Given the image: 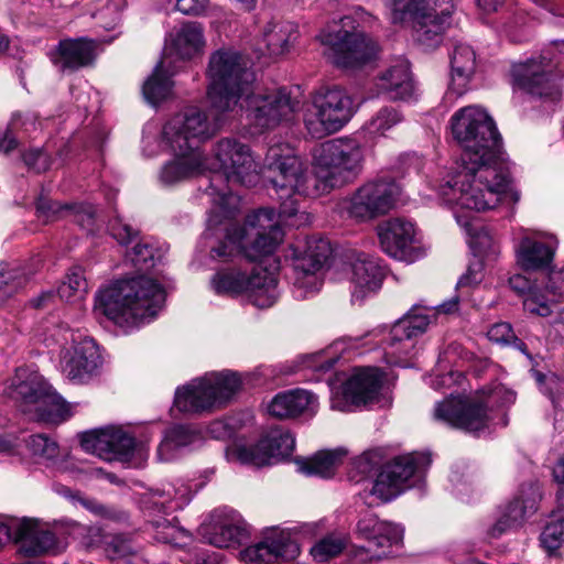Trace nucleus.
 <instances>
[{
  "mask_svg": "<svg viewBox=\"0 0 564 564\" xmlns=\"http://www.w3.org/2000/svg\"><path fill=\"white\" fill-rule=\"evenodd\" d=\"M545 290L550 295L551 303H556L564 296V268L549 274Z\"/></svg>",
  "mask_w": 564,
  "mask_h": 564,
  "instance_id": "obj_62",
  "label": "nucleus"
},
{
  "mask_svg": "<svg viewBox=\"0 0 564 564\" xmlns=\"http://www.w3.org/2000/svg\"><path fill=\"white\" fill-rule=\"evenodd\" d=\"M340 456L337 452H318L311 458L299 460V469L306 476L329 478L334 475Z\"/></svg>",
  "mask_w": 564,
  "mask_h": 564,
  "instance_id": "obj_42",
  "label": "nucleus"
},
{
  "mask_svg": "<svg viewBox=\"0 0 564 564\" xmlns=\"http://www.w3.org/2000/svg\"><path fill=\"white\" fill-rule=\"evenodd\" d=\"M108 449L107 459L127 460L133 453L134 438L121 430H108L107 436Z\"/></svg>",
  "mask_w": 564,
  "mask_h": 564,
  "instance_id": "obj_48",
  "label": "nucleus"
},
{
  "mask_svg": "<svg viewBox=\"0 0 564 564\" xmlns=\"http://www.w3.org/2000/svg\"><path fill=\"white\" fill-rule=\"evenodd\" d=\"M316 399L304 389H293L276 394L269 404V413L278 419H292L312 409Z\"/></svg>",
  "mask_w": 564,
  "mask_h": 564,
  "instance_id": "obj_34",
  "label": "nucleus"
},
{
  "mask_svg": "<svg viewBox=\"0 0 564 564\" xmlns=\"http://www.w3.org/2000/svg\"><path fill=\"white\" fill-rule=\"evenodd\" d=\"M264 169L275 193L310 194V182L316 183L304 167L302 160L288 144L271 145L265 154Z\"/></svg>",
  "mask_w": 564,
  "mask_h": 564,
  "instance_id": "obj_16",
  "label": "nucleus"
},
{
  "mask_svg": "<svg viewBox=\"0 0 564 564\" xmlns=\"http://www.w3.org/2000/svg\"><path fill=\"white\" fill-rule=\"evenodd\" d=\"M87 281L80 268H74L66 275V280L58 286L57 295L66 302L82 300L87 292Z\"/></svg>",
  "mask_w": 564,
  "mask_h": 564,
  "instance_id": "obj_49",
  "label": "nucleus"
},
{
  "mask_svg": "<svg viewBox=\"0 0 564 564\" xmlns=\"http://www.w3.org/2000/svg\"><path fill=\"white\" fill-rule=\"evenodd\" d=\"M167 491H155L147 500H144V509L148 516L151 517L153 513H167L172 509L180 508L183 502L189 500V491L187 488L182 490L173 489Z\"/></svg>",
  "mask_w": 564,
  "mask_h": 564,
  "instance_id": "obj_43",
  "label": "nucleus"
},
{
  "mask_svg": "<svg viewBox=\"0 0 564 564\" xmlns=\"http://www.w3.org/2000/svg\"><path fill=\"white\" fill-rule=\"evenodd\" d=\"M345 547V541L337 536H326L316 543L312 550L311 554L313 557L319 562H326L329 558L340 554Z\"/></svg>",
  "mask_w": 564,
  "mask_h": 564,
  "instance_id": "obj_55",
  "label": "nucleus"
},
{
  "mask_svg": "<svg viewBox=\"0 0 564 564\" xmlns=\"http://www.w3.org/2000/svg\"><path fill=\"white\" fill-rule=\"evenodd\" d=\"M381 384V373L377 368L358 369L343 384L341 393L345 403L334 398L332 400V408L346 411L348 404H366L377 398Z\"/></svg>",
  "mask_w": 564,
  "mask_h": 564,
  "instance_id": "obj_24",
  "label": "nucleus"
},
{
  "mask_svg": "<svg viewBox=\"0 0 564 564\" xmlns=\"http://www.w3.org/2000/svg\"><path fill=\"white\" fill-rule=\"evenodd\" d=\"M35 206L37 218L45 224L68 216L69 210H76L78 214L84 212L88 221L91 219V213L88 208L80 205L61 204L45 196H40Z\"/></svg>",
  "mask_w": 564,
  "mask_h": 564,
  "instance_id": "obj_44",
  "label": "nucleus"
},
{
  "mask_svg": "<svg viewBox=\"0 0 564 564\" xmlns=\"http://www.w3.org/2000/svg\"><path fill=\"white\" fill-rule=\"evenodd\" d=\"M357 530L366 543L360 547L370 560H381L402 542L403 533L398 525L379 520L373 513L365 514L357 523Z\"/></svg>",
  "mask_w": 564,
  "mask_h": 564,
  "instance_id": "obj_21",
  "label": "nucleus"
},
{
  "mask_svg": "<svg viewBox=\"0 0 564 564\" xmlns=\"http://www.w3.org/2000/svg\"><path fill=\"white\" fill-rule=\"evenodd\" d=\"M553 256L552 247L531 238H523L518 248V262L525 271L547 269Z\"/></svg>",
  "mask_w": 564,
  "mask_h": 564,
  "instance_id": "obj_40",
  "label": "nucleus"
},
{
  "mask_svg": "<svg viewBox=\"0 0 564 564\" xmlns=\"http://www.w3.org/2000/svg\"><path fill=\"white\" fill-rule=\"evenodd\" d=\"M542 546L549 552L555 551L564 543V519L547 523L540 536Z\"/></svg>",
  "mask_w": 564,
  "mask_h": 564,
  "instance_id": "obj_56",
  "label": "nucleus"
},
{
  "mask_svg": "<svg viewBox=\"0 0 564 564\" xmlns=\"http://www.w3.org/2000/svg\"><path fill=\"white\" fill-rule=\"evenodd\" d=\"M553 64L546 57L539 56L512 67L514 85L532 96L557 100L561 90L553 75Z\"/></svg>",
  "mask_w": 564,
  "mask_h": 564,
  "instance_id": "obj_20",
  "label": "nucleus"
},
{
  "mask_svg": "<svg viewBox=\"0 0 564 564\" xmlns=\"http://www.w3.org/2000/svg\"><path fill=\"white\" fill-rule=\"evenodd\" d=\"M402 121L403 115L397 107L384 106L365 123L364 130L371 137L384 135Z\"/></svg>",
  "mask_w": 564,
  "mask_h": 564,
  "instance_id": "obj_45",
  "label": "nucleus"
},
{
  "mask_svg": "<svg viewBox=\"0 0 564 564\" xmlns=\"http://www.w3.org/2000/svg\"><path fill=\"white\" fill-rule=\"evenodd\" d=\"M214 112V119L210 120L206 111L189 107L175 115L163 128V140L169 144L173 153L181 155L189 152H200L199 144L215 135L224 119L230 113Z\"/></svg>",
  "mask_w": 564,
  "mask_h": 564,
  "instance_id": "obj_9",
  "label": "nucleus"
},
{
  "mask_svg": "<svg viewBox=\"0 0 564 564\" xmlns=\"http://www.w3.org/2000/svg\"><path fill=\"white\" fill-rule=\"evenodd\" d=\"M176 159L165 164L161 172V181L165 184H174L193 175L199 174L205 166L202 152H189L188 154L174 153Z\"/></svg>",
  "mask_w": 564,
  "mask_h": 564,
  "instance_id": "obj_39",
  "label": "nucleus"
},
{
  "mask_svg": "<svg viewBox=\"0 0 564 564\" xmlns=\"http://www.w3.org/2000/svg\"><path fill=\"white\" fill-rule=\"evenodd\" d=\"M351 281L355 284L354 301H362L368 292L377 291L384 278V268L380 261L369 254L360 253L351 263Z\"/></svg>",
  "mask_w": 564,
  "mask_h": 564,
  "instance_id": "obj_29",
  "label": "nucleus"
},
{
  "mask_svg": "<svg viewBox=\"0 0 564 564\" xmlns=\"http://www.w3.org/2000/svg\"><path fill=\"white\" fill-rule=\"evenodd\" d=\"M378 236L382 250L398 260H408L411 256L415 230L412 223L393 218L378 226Z\"/></svg>",
  "mask_w": 564,
  "mask_h": 564,
  "instance_id": "obj_27",
  "label": "nucleus"
},
{
  "mask_svg": "<svg viewBox=\"0 0 564 564\" xmlns=\"http://www.w3.org/2000/svg\"><path fill=\"white\" fill-rule=\"evenodd\" d=\"M378 88L391 100H405L414 90L409 63L398 62L388 68L378 80Z\"/></svg>",
  "mask_w": 564,
  "mask_h": 564,
  "instance_id": "obj_33",
  "label": "nucleus"
},
{
  "mask_svg": "<svg viewBox=\"0 0 564 564\" xmlns=\"http://www.w3.org/2000/svg\"><path fill=\"white\" fill-rule=\"evenodd\" d=\"M400 195L399 185L388 177L368 181L350 196L347 212L357 220H371L388 214Z\"/></svg>",
  "mask_w": 564,
  "mask_h": 564,
  "instance_id": "obj_17",
  "label": "nucleus"
},
{
  "mask_svg": "<svg viewBox=\"0 0 564 564\" xmlns=\"http://www.w3.org/2000/svg\"><path fill=\"white\" fill-rule=\"evenodd\" d=\"M110 235L121 245H128L138 235L130 225L123 223L120 218H113L109 224Z\"/></svg>",
  "mask_w": 564,
  "mask_h": 564,
  "instance_id": "obj_59",
  "label": "nucleus"
},
{
  "mask_svg": "<svg viewBox=\"0 0 564 564\" xmlns=\"http://www.w3.org/2000/svg\"><path fill=\"white\" fill-rule=\"evenodd\" d=\"M210 284L220 295H247L257 307L272 306L278 299L276 279L264 270H254L251 274L237 269H226L216 272Z\"/></svg>",
  "mask_w": 564,
  "mask_h": 564,
  "instance_id": "obj_14",
  "label": "nucleus"
},
{
  "mask_svg": "<svg viewBox=\"0 0 564 564\" xmlns=\"http://www.w3.org/2000/svg\"><path fill=\"white\" fill-rule=\"evenodd\" d=\"M240 227L234 226L227 229V241H221L217 247L212 248L210 257L213 259H228L232 257L235 251L241 252L239 242L235 241L229 237L230 234H235L236 229Z\"/></svg>",
  "mask_w": 564,
  "mask_h": 564,
  "instance_id": "obj_60",
  "label": "nucleus"
},
{
  "mask_svg": "<svg viewBox=\"0 0 564 564\" xmlns=\"http://www.w3.org/2000/svg\"><path fill=\"white\" fill-rule=\"evenodd\" d=\"M165 301L162 286L144 275L118 281L99 292L95 311L120 326L153 318Z\"/></svg>",
  "mask_w": 564,
  "mask_h": 564,
  "instance_id": "obj_1",
  "label": "nucleus"
},
{
  "mask_svg": "<svg viewBox=\"0 0 564 564\" xmlns=\"http://www.w3.org/2000/svg\"><path fill=\"white\" fill-rule=\"evenodd\" d=\"M206 74L212 108L218 113H238L239 101L254 80L242 56L232 50H217L209 57Z\"/></svg>",
  "mask_w": 564,
  "mask_h": 564,
  "instance_id": "obj_3",
  "label": "nucleus"
},
{
  "mask_svg": "<svg viewBox=\"0 0 564 564\" xmlns=\"http://www.w3.org/2000/svg\"><path fill=\"white\" fill-rule=\"evenodd\" d=\"M326 47L324 54L339 68H359L377 57V43L362 32L347 31L337 23L318 35Z\"/></svg>",
  "mask_w": 564,
  "mask_h": 564,
  "instance_id": "obj_12",
  "label": "nucleus"
},
{
  "mask_svg": "<svg viewBox=\"0 0 564 564\" xmlns=\"http://www.w3.org/2000/svg\"><path fill=\"white\" fill-rule=\"evenodd\" d=\"M300 554L297 543L284 531L273 532L263 541L240 551V558L245 562L261 561L271 563L276 560H294Z\"/></svg>",
  "mask_w": 564,
  "mask_h": 564,
  "instance_id": "obj_26",
  "label": "nucleus"
},
{
  "mask_svg": "<svg viewBox=\"0 0 564 564\" xmlns=\"http://www.w3.org/2000/svg\"><path fill=\"white\" fill-rule=\"evenodd\" d=\"M273 462L292 454L295 440L290 432L272 431L263 436Z\"/></svg>",
  "mask_w": 564,
  "mask_h": 564,
  "instance_id": "obj_52",
  "label": "nucleus"
},
{
  "mask_svg": "<svg viewBox=\"0 0 564 564\" xmlns=\"http://www.w3.org/2000/svg\"><path fill=\"white\" fill-rule=\"evenodd\" d=\"M14 543L19 545V553L37 556L53 551L56 547V538L53 532L40 529L30 520H23L14 524Z\"/></svg>",
  "mask_w": 564,
  "mask_h": 564,
  "instance_id": "obj_30",
  "label": "nucleus"
},
{
  "mask_svg": "<svg viewBox=\"0 0 564 564\" xmlns=\"http://www.w3.org/2000/svg\"><path fill=\"white\" fill-rule=\"evenodd\" d=\"M425 453L400 455L380 467L372 482L370 495L386 503L421 481L423 473L431 465Z\"/></svg>",
  "mask_w": 564,
  "mask_h": 564,
  "instance_id": "obj_11",
  "label": "nucleus"
},
{
  "mask_svg": "<svg viewBox=\"0 0 564 564\" xmlns=\"http://www.w3.org/2000/svg\"><path fill=\"white\" fill-rule=\"evenodd\" d=\"M393 23L409 20L413 37L424 50L436 48L443 42L455 12L453 0H389Z\"/></svg>",
  "mask_w": 564,
  "mask_h": 564,
  "instance_id": "obj_5",
  "label": "nucleus"
},
{
  "mask_svg": "<svg viewBox=\"0 0 564 564\" xmlns=\"http://www.w3.org/2000/svg\"><path fill=\"white\" fill-rule=\"evenodd\" d=\"M202 441L200 432L189 425H173L165 430L158 446V457L161 462L173 459L178 449Z\"/></svg>",
  "mask_w": 564,
  "mask_h": 564,
  "instance_id": "obj_35",
  "label": "nucleus"
},
{
  "mask_svg": "<svg viewBox=\"0 0 564 564\" xmlns=\"http://www.w3.org/2000/svg\"><path fill=\"white\" fill-rule=\"evenodd\" d=\"M241 99L243 104H239L238 112L245 109L250 121L260 129H271L290 120L300 105L284 88L268 94H254L250 89Z\"/></svg>",
  "mask_w": 564,
  "mask_h": 564,
  "instance_id": "obj_18",
  "label": "nucleus"
},
{
  "mask_svg": "<svg viewBox=\"0 0 564 564\" xmlns=\"http://www.w3.org/2000/svg\"><path fill=\"white\" fill-rule=\"evenodd\" d=\"M215 156L219 162V172H215L210 180V195H217L221 203L234 197L224 183L251 186L258 180L257 165L248 145L231 139H221L215 147Z\"/></svg>",
  "mask_w": 564,
  "mask_h": 564,
  "instance_id": "obj_7",
  "label": "nucleus"
},
{
  "mask_svg": "<svg viewBox=\"0 0 564 564\" xmlns=\"http://www.w3.org/2000/svg\"><path fill=\"white\" fill-rule=\"evenodd\" d=\"M541 499V492L535 484L522 486L520 494L505 509L502 516L490 528L489 535L499 538L510 529L521 527L532 516Z\"/></svg>",
  "mask_w": 564,
  "mask_h": 564,
  "instance_id": "obj_23",
  "label": "nucleus"
},
{
  "mask_svg": "<svg viewBox=\"0 0 564 564\" xmlns=\"http://www.w3.org/2000/svg\"><path fill=\"white\" fill-rule=\"evenodd\" d=\"M132 262L142 270L151 269L155 265V252L149 243H137L133 248Z\"/></svg>",
  "mask_w": 564,
  "mask_h": 564,
  "instance_id": "obj_57",
  "label": "nucleus"
},
{
  "mask_svg": "<svg viewBox=\"0 0 564 564\" xmlns=\"http://www.w3.org/2000/svg\"><path fill=\"white\" fill-rule=\"evenodd\" d=\"M99 362L100 354L96 343L91 338H84L74 347V354L63 370L68 379L82 381L98 368Z\"/></svg>",
  "mask_w": 564,
  "mask_h": 564,
  "instance_id": "obj_32",
  "label": "nucleus"
},
{
  "mask_svg": "<svg viewBox=\"0 0 564 564\" xmlns=\"http://www.w3.org/2000/svg\"><path fill=\"white\" fill-rule=\"evenodd\" d=\"M205 46L204 28L198 22H186L175 32L172 48L182 59H191Z\"/></svg>",
  "mask_w": 564,
  "mask_h": 564,
  "instance_id": "obj_38",
  "label": "nucleus"
},
{
  "mask_svg": "<svg viewBox=\"0 0 564 564\" xmlns=\"http://www.w3.org/2000/svg\"><path fill=\"white\" fill-rule=\"evenodd\" d=\"M149 522L153 525L155 533L154 536L162 543H169L180 545L189 539V532L174 523L172 521L161 517L156 519H150Z\"/></svg>",
  "mask_w": 564,
  "mask_h": 564,
  "instance_id": "obj_50",
  "label": "nucleus"
},
{
  "mask_svg": "<svg viewBox=\"0 0 564 564\" xmlns=\"http://www.w3.org/2000/svg\"><path fill=\"white\" fill-rule=\"evenodd\" d=\"M423 310L415 305L393 324L387 355L400 357L410 352L413 348L411 339L422 335L430 324V317Z\"/></svg>",
  "mask_w": 564,
  "mask_h": 564,
  "instance_id": "obj_25",
  "label": "nucleus"
},
{
  "mask_svg": "<svg viewBox=\"0 0 564 564\" xmlns=\"http://www.w3.org/2000/svg\"><path fill=\"white\" fill-rule=\"evenodd\" d=\"M24 163L36 173H43L51 167V158L41 149H32L23 154Z\"/></svg>",
  "mask_w": 564,
  "mask_h": 564,
  "instance_id": "obj_58",
  "label": "nucleus"
},
{
  "mask_svg": "<svg viewBox=\"0 0 564 564\" xmlns=\"http://www.w3.org/2000/svg\"><path fill=\"white\" fill-rule=\"evenodd\" d=\"M512 290L525 295L523 300L524 310L539 316H549L552 313L550 295L541 293L538 285L522 274H514L509 279Z\"/></svg>",
  "mask_w": 564,
  "mask_h": 564,
  "instance_id": "obj_36",
  "label": "nucleus"
},
{
  "mask_svg": "<svg viewBox=\"0 0 564 564\" xmlns=\"http://www.w3.org/2000/svg\"><path fill=\"white\" fill-rule=\"evenodd\" d=\"M26 446L34 456L44 459H54L58 455L57 443L44 434L31 435L26 440Z\"/></svg>",
  "mask_w": 564,
  "mask_h": 564,
  "instance_id": "obj_54",
  "label": "nucleus"
},
{
  "mask_svg": "<svg viewBox=\"0 0 564 564\" xmlns=\"http://www.w3.org/2000/svg\"><path fill=\"white\" fill-rule=\"evenodd\" d=\"M96 57V43L85 37L59 41L51 59L59 70H77L93 64Z\"/></svg>",
  "mask_w": 564,
  "mask_h": 564,
  "instance_id": "obj_28",
  "label": "nucleus"
},
{
  "mask_svg": "<svg viewBox=\"0 0 564 564\" xmlns=\"http://www.w3.org/2000/svg\"><path fill=\"white\" fill-rule=\"evenodd\" d=\"M237 458L242 464L253 465L257 467L274 463L263 437H261L256 444L238 447Z\"/></svg>",
  "mask_w": 564,
  "mask_h": 564,
  "instance_id": "obj_51",
  "label": "nucleus"
},
{
  "mask_svg": "<svg viewBox=\"0 0 564 564\" xmlns=\"http://www.w3.org/2000/svg\"><path fill=\"white\" fill-rule=\"evenodd\" d=\"M508 184L509 175L500 162L463 161L448 181L456 204L477 212L494 208Z\"/></svg>",
  "mask_w": 564,
  "mask_h": 564,
  "instance_id": "obj_2",
  "label": "nucleus"
},
{
  "mask_svg": "<svg viewBox=\"0 0 564 564\" xmlns=\"http://www.w3.org/2000/svg\"><path fill=\"white\" fill-rule=\"evenodd\" d=\"M108 430H94L80 434L82 448L100 458L107 459L108 449Z\"/></svg>",
  "mask_w": 564,
  "mask_h": 564,
  "instance_id": "obj_53",
  "label": "nucleus"
},
{
  "mask_svg": "<svg viewBox=\"0 0 564 564\" xmlns=\"http://www.w3.org/2000/svg\"><path fill=\"white\" fill-rule=\"evenodd\" d=\"M15 393L25 404L35 406L40 422L59 424L72 416V406L40 378H31L15 387Z\"/></svg>",
  "mask_w": 564,
  "mask_h": 564,
  "instance_id": "obj_19",
  "label": "nucleus"
},
{
  "mask_svg": "<svg viewBox=\"0 0 564 564\" xmlns=\"http://www.w3.org/2000/svg\"><path fill=\"white\" fill-rule=\"evenodd\" d=\"M229 237L239 242L241 253L250 261H258L273 253L283 240V230L272 208H260L246 218V223Z\"/></svg>",
  "mask_w": 564,
  "mask_h": 564,
  "instance_id": "obj_15",
  "label": "nucleus"
},
{
  "mask_svg": "<svg viewBox=\"0 0 564 564\" xmlns=\"http://www.w3.org/2000/svg\"><path fill=\"white\" fill-rule=\"evenodd\" d=\"M202 539L216 547L242 544L249 536L247 523L235 511L216 510L199 527Z\"/></svg>",
  "mask_w": 564,
  "mask_h": 564,
  "instance_id": "obj_22",
  "label": "nucleus"
},
{
  "mask_svg": "<svg viewBox=\"0 0 564 564\" xmlns=\"http://www.w3.org/2000/svg\"><path fill=\"white\" fill-rule=\"evenodd\" d=\"M451 83L448 95H464L476 70V54L467 44H457L451 55Z\"/></svg>",
  "mask_w": 564,
  "mask_h": 564,
  "instance_id": "obj_31",
  "label": "nucleus"
},
{
  "mask_svg": "<svg viewBox=\"0 0 564 564\" xmlns=\"http://www.w3.org/2000/svg\"><path fill=\"white\" fill-rule=\"evenodd\" d=\"M487 335L489 340L498 344L510 345L511 340L516 339V335L511 328V325L505 322L492 325L489 328Z\"/></svg>",
  "mask_w": 564,
  "mask_h": 564,
  "instance_id": "obj_64",
  "label": "nucleus"
},
{
  "mask_svg": "<svg viewBox=\"0 0 564 564\" xmlns=\"http://www.w3.org/2000/svg\"><path fill=\"white\" fill-rule=\"evenodd\" d=\"M354 113V100L345 89L322 87L314 93L305 109L304 124L312 138L322 139L339 131Z\"/></svg>",
  "mask_w": 564,
  "mask_h": 564,
  "instance_id": "obj_8",
  "label": "nucleus"
},
{
  "mask_svg": "<svg viewBox=\"0 0 564 564\" xmlns=\"http://www.w3.org/2000/svg\"><path fill=\"white\" fill-rule=\"evenodd\" d=\"M451 130L464 149L463 161L499 162L501 135L484 109L476 106L460 108L451 118Z\"/></svg>",
  "mask_w": 564,
  "mask_h": 564,
  "instance_id": "obj_4",
  "label": "nucleus"
},
{
  "mask_svg": "<svg viewBox=\"0 0 564 564\" xmlns=\"http://www.w3.org/2000/svg\"><path fill=\"white\" fill-rule=\"evenodd\" d=\"M299 37L297 26L293 22L273 23L265 32L264 40L272 55L288 53Z\"/></svg>",
  "mask_w": 564,
  "mask_h": 564,
  "instance_id": "obj_41",
  "label": "nucleus"
},
{
  "mask_svg": "<svg viewBox=\"0 0 564 564\" xmlns=\"http://www.w3.org/2000/svg\"><path fill=\"white\" fill-rule=\"evenodd\" d=\"M484 263L480 259L474 258L466 270L457 282V286H473L481 282L482 280Z\"/></svg>",
  "mask_w": 564,
  "mask_h": 564,
  "instance_id": "obj_61",
  "label": "nucleus"
},
{
  "mask_svg": "<svg viewBox=\"0 0 564 564\" xmlns=\"http://www.w3.org/2000/svg\"><path fill=\"white\" fill-rule=\"evenodd\" d=\"M502 395L505 402L512 403L516 394L503 387H497L488 400L451 397L434 408V419L452 427L475 433L485 430L490 421L488 409L490 400Z\"/></svg>",
  "mask_w": 564,
  "mask_h": 564,
  "instance_id": "obj_13",
  "label": "nucleus"
},
{
  "mask_svg": "<svg viewBox=\"0 0 564 564\" xmlns=\"http://www.w3.org/2000/svg\"><path fill=\"white\" fill-rule=\"evenodd\" d=\"M22 117L21 113H14L9 126L4 130H0V151L8 153L18 147L12 129L22 120Z\"/></svg>",
  "mask_w": 564,
  "mask_h": 564,
  "instance_id": "obj_63",
  "label": "nucleus"
},
{
  "mask_svg": "<svg viewBox=\"0 0 564 564\" xmlns=\"http://www.w3.org/2000/svg\"><path fill=\"white\" fill-rule=\"evenodd\" d=\"M161 68L162 62L156 65L153 74L148 78L142 88L145 100L151 105L159 104L165 99L171 91L172 83L170 77L163 73Z\"/></svg>",
  "mask_w": 564,
  "mask_h": 564,
  "instance_id": "obj_47",
  "label": "nucleus"
},
{
  "mask_svg": "<svg viewBox=\"0 0 564 564\" xmlns=\"http://www.w3.org/2000/svg\"><path fill=\"white\" fill-rule=\"evenodd\" d=\"M237 373L223 371L193 380L175 392L174 405L183 413H200L229 401L240 389Z\"/></svg>",
  "mask_w": 564,
  "mask_h": 564,
  "instance_id": "obj_10",
  "label": "nucleus"
},
{
  "mask_svg": "<svg viewBox=\"0 0 564 564\" xmlns=\"http://www.w3.org/2000/svg\"><path fill=\"white\" fill-rule=\"evenodd\" d=\"M315 161L314 180L322 184V191H330L359 177L364 169L365 152L355 138H334L321 144Z\"/></svg>",
  "mask_w": 564,
  "mask_h": 564,
  "instance_id": "obj_6",
  "label": "nucleus"
},
{
  "mask_svg": "<svg viewBox=\"0 0 564 564\" xmlns=\"http://www.w3.org/2000/svg\"><path fill=\"white\" fill-rule=\"evenodd\" d=\"M332 256V247L327 239L310 238L303 253L295 259L294 269L304 275H314Z\"/></svg>",
  "mask_w": 564,
  "mask_h": 564,
  "instance_id": "obj_37",
  "label": "nucleus"
},
{
  "mask_svg": "<svg viewBox=\"0 0 564 564\" xmlns=\"http://www.w3.org/2000/svg\"><path fill=\"white\" fill-rule=\"evenodd\" d=\"M104 551L106 556L111 560H121L137 553L140 545L131 533L109 534L104 538Z\"/></svg>",
  "mask_w": 564,
  "mask_h": 564,
  "instance_id": "obj_46",
  "label": "nucleus"
}]
</instances>
